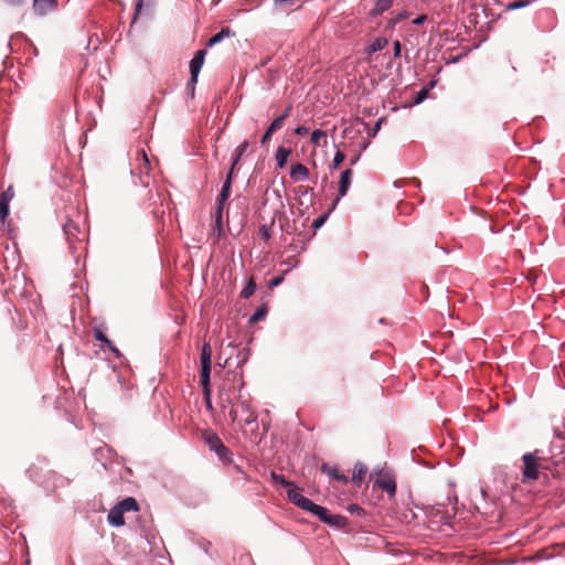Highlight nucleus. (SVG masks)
<instances>
[{
	"mask_svg": "<svg viewBox=\"0 0 565 565\" xmlns=\"http://www.w3.org/2000/svg\"><path fill=\"white\" fill-rule=\"evenodd\" d=\"M268 313V308L265 303L260 305L256 311L249 317L248 322L249 323H256L258 321H262L266 318Z\"/></svg>",
	"mask_w": 565,
	"mask_h": 565,
	"instance_id": "obj_30",
	"label": "nucleus"
},
{
	"mask_svg": "<svg viewBox=\"0 0 565 565\" xmlns=\"http://www.w3.org/2000/svg\"><path fill=\"white\" fill-rule=\"evenodd\" d=\"M206 55V50H198L194 56L190 61V75H192V82H198L199 74L204 64V58Z\"/></svg>",
	"mask_w": 565,
	"mask_h": 565,
	"instance_id": "obj_5",
	"label": "nucleus"
},
{
	"mask_svg": "<svg viewBox=\"0 0 565 565\" xmlns=\"http://www.w3.org/2000/svg\"><path fill=\"white\" fill-rule=\"evenodd\" d=\"M210 545H211V543H210V542H205V543L203 544V548H204V551H205V552H207V546H210Z\"/></svg>",
	"mask_w": 565,
	"mask_h": 565,
	"instance_id": "obj_63",
	"label": "nucleus"
},
{
	"mask_svg": "<svg viewBox=\"0 0 565 565\" xmlns=\"http://www.w3.org/2000/svg\"><path fill=\"white\" fill-rule=\"evenodd\" d=\"M382 121H383V119H382V118H380V119L375 122V125H374V127H373L372 131L370 132V136H372V137H375V136H376V134H377V132H379V130L381 129Z\"/></svg>",
	"mask_w": 565,
	"mask_h": 565,
	"instance_id": "obj_54",
	"label": "nucleus"
},
{
	"mask_svg": "<svg viewBox=\"0 0 565 565\" xmlns=\"http://www.w3.org/2000/svg\"><path fill=\"white\" fill-rule=\"evenodd\" d=\"M138 160L140 161L139 180L142 186H147L148 181L143 180L142 174H146V177H148V172L150 170V161L143 149L138 151Z\"/></svg>",
	"mask_w": 565,
	"mask_h": 565,
	"instance_id": "obj_8",
	"label": "nucleus"
},
{
	"mask_svg": "<svg viewBox=\"0 0 565 565\" xmlns=\"http://www.w3.org/2000/svg\"><path fill=\"white\" fill-rule=\"evenodd\" d=\"M297 0H273L274 10L278 13L291 10Z\"/></svg>",
	"mask_w": 565,
	"mask_h": 565,
	"instance_id": "obj_28",
	"label": "nucleus"
},
{
	"mask_svg": "<svg viewBox=\"0 0 565 565\" xmlns=\"http://www.w3.org/2000/svg\"><path fill=\"white\" fill-rule=\"evenodd\" d=\"M238 392L236 393L235 386L226 387L225 385L218 392V404L223 412H225L228 406H235L234 399L237 398Z\"/></svg>",
	"mask_w": 565,
	"mask_h": 565,
	"instance_id": "obj_3",
	"label": "nucleus"
},
{
	"mask_svg": "<svg viewBox=\"0 0 565 565\" xmlns=\"http://www.w3.org/2000/svg\"><path fill=\"white\" fill-rule=\"evenodd\" d=\"M213 452L223 462H230L233 457V452L224 444L218 445V447L216 449H214Z\"/></svg>",
	"mask_w": 565,
	"mask_h": 565,
	"instance_id": "obj_29",
	"label": "nucleus"
},
{
	"mask_svg": "<svg viewBox=\"0 0 565 565\" xmlns=\"http://www.w3.org/2000/svg\"><path fill=\"white\" fill-rule=\"evenodd\" d=\"M248 141H243L241 145H238L233 154H232V162H231V167H230V170L228 171H232V177L234 178V170H235V167L238 164L239 160L242 159L243 154L247 151L248 149Z\"/></svg>",
	"mask_w": 565,
	"mask_h": 565,
	"instance_id": "obj_14",
	"label": "nucleus"
},
{
	"mask_svg": "<svg viewBox=\"0 0 565 565\" xmlns=\"http://www.w3.org/2000/svg\"><path fill=\"white\" fill-rule=\"evenodd\" d=\"M236 406L239 411L241 422H243L245 426H250L252 430H254V428L256 429L258 427L257 414L252 409L250 404L243 399L241 390H238Z\"/></svg>",
	"mask_w": 565,
	"mask_h": 565,
	"instance_id": "obj_1",
	"label": "nucleus"
},
{
	"mask_svg": "<svg viewBox=\"0 0 565 565\" xmlns=\"http://www.w3.org/2000/svg\"><path fill=\"white\" fill-rule=\"evenodd\" d=\"M427 21L426 14H419L413 20V24L415 25H422Z\"/></svg>",
	"mask_w": 565,
	"mask_h": 565,
	"instance_id": "obj_53",
	"label": "nucleus"
},
{
	"mask_svg": "<svg viewBox=\"0 0 565 565\" xmlns=\"http://www.w3.org/2000/svg\"><path fill=\"white\" fill-rule=\"evenodd\" d=\"M3 1L11 7H20L24 3V0H3Z\"/></svg>",
	"mask_w": 565,
	"mask_h": 565,
	"instance_id": "obj_57",
	"label": "nucleus"
},
{
	"mask_svg": "<svg viewBox=\"0 0 565 565\" xmlns=\"http://www.w3.org/2000/svg\"><path fill=\"white\" fill-rule=\"evenodd\" d=\"M228 415L232 419V423L238 422V424H243V422H241L239 411L236 405L230 407Z\"/></svg>",
	"mask_w": 565,
	"mask_h": 565,
	"instance_id": "obj_45",
	"label": "nucleus"
},
{
	"mask_svg": "<svg viewBox=\"0 0 565 565\" xmlns=\"http://www.w3.org/2000/svg\"><path fill=\"white\" fill-rule=\"evenodd\" d=\"M198 82H192V75H190V79L186 83V90L189 92V94L191 95V97L194 96V92H195V85H196Z\"/></svg>",
	"mask_w": 565,
	"mask_h": 565,
	"instance_id": "obj_51",
	"label": "nucleus"
},
{
	"mask_svg": "<svg viewBox=\"0 0 565 565\" xmlns=\"http://www.w3.org/2000/svg\"><path fill=\"white\" fill-rule=\"evenodd\" d=\"M14 196L13 186H8L0 195V203L10 204L11 200Z\"/></svg>",
	"mask_w": 565,
	"mask_h": 565,
	"instance_id": "obj_37",
	"label": "nucleus"
},
{
	"mask_svg": "<svg viewBox=\"0 0 565 565\" xmlns=\"http://www.w3.org/2000/svg\"><path fill=\"white\" fill-rule=\"evenodd\" d=\"M311 191L310 188H306V186H302L300 185L297 190V192L301 195H307L309 192Z\"/></svg>",
	"mask_w": 565,
	"mask_h": 565,
	"instance_id": "obj_61",
	"label": "nucleus"
},
{
	"mask_svg": "<svg viewBox=\"0 0 565 565\" xmlns=\"http://www.w3.org/2000/svg\"><path fill=\"white\" fill-rule=\"evenodd\" d=\"M93 335H94L95 340L100 341V342L105 343L106 345H110L111 341L105 334L103 326L94 327Z\"/></svg>",
	"mask_w": 565,
	"mask_h": 565,
	"instance_id": "obj_33",
	"label": "nucleus"
},
{
	"mask_svg": "<svg viewBox=\"0 0 565 565\" xmlns=\"http://www.w3.org/2000/svg\"><path fill=\"white\" fill-rule=\"evenodd\" d=\"M291 110H292V105H288L286 107V109L284 110V113L280 116H278L276 119H280L281 125H284L285 120L289 117Z\"/></svg>",
	"mask_w": 565,
	"mask_h": 565,
	"instance_id": "obj_49",
	"label": "nucleus"
},
{
	"mask_svg": "<svg viewBox=\"0 0 565 565\" xmlns=\"http://www.w3.org/2000/svg\"><path fill=\"white\" fill-rule=\"evenodd\" d=\"M281 121L280 119H274L270 125L267 127L266 131L264 132L263 137L260 138V143L266 145L269 139L271 138L273 134L276 132L279 128H281Z\"/></svg>",
	"mask_w": 565,
	"mask_h": 565,
	"instance_id": "obj_23",
	"label": "nucleus"
},
{
	"mask_svg": "<svg viewBox=\"0 0 565 565\" xmlns=\"http://www.w3.org/2000/svg\"><path fill=\"white\" fill-rule=\"evenodd\" d=\"M46 486H52L53 488L66 487L70 484L71 479L66 478L62 475H58L55 471L47 472V479L44 481Z\"/></svg>",
	"mask_w": 565,
	"mask_h": 565,
	"instance_id": "obj_9",
	"label": "nucleus"
},
{
	"mask_svg": "<svg viewBox=\"0 0 565 565\" xmlns=\"http://www.w3.org/2000/svg\"><path fill=\"white\" fill-rule=\"evenodd\" d=\"M326 136H327L326 131H323V130H321V129H316V130H313V131L311 132L310 141H311L312 143H315V145H318V143H319V141H320V139H321L322 137H326Z\"/></svg>",
	"mask_w": 565,
	"mask_h": 565,
	"instance_id": "obj_42",
	"label": "nucleus"
},
{
	"mask_svg": "<svg viewBox=\"0 0 565 565\" xmlns=\"http://www.w3.org/2000/svg\"><path fill=\"white\" fill-rule=\"evenodd\" d=\"M232 36H235V32L228 28V26H225V28H222L217 33H215L214 35H212L206 45L209 47H212L218 43H221L224 39H227V38H232Z\"/></svg>",
	"mask_w": 565,
	"mask_h": 565,
	"instance_id": "obj_12",
	"label": "nucleus"
},
{
	"mask_svg": "<svg viewBox=\"0 0 565 565\" xmlns=\"http://www.w3.org/2000/svg\"><path fill=\"white\" fill-rule=\"evenodd\" d=\"M232 182H233L232 171H228L226 174V179H225V181L222 185V189L216 199V207L217 209H224V205L231 194Z\"/></svg>",
	"mask_w": 565,
	"mask_h": 565,
	"instance_id": "obj_7",
	"label": "nucleus"
},
{
	"mask_svg": "<svg viewBox=\"0 0 565 565\" xmlns=\"http://www.w3.org/2000/svg\"><path fill=\"white\" fill-rule=\"evenodd\" d=\"M63 230H64V233L65 235L67 236V238L70 239V236L73 234V231H77L78 230V225L68 220L64 225H63Z\"/></svg>",
	"mask_w": 565,
	"mask_h": 565,
	"instance_id": "obj_41",
	"label": "nucleus"
},
{
	"mask_svg": "<svg viewBox=\"0 0 565 565\" xmlns=\"http://www.w3.org/2000/svg\"><path fill=\"white\" fill-rule=\"evenodd\" d=\"M291 150L285 147H278L275 153V159L278 168H284Z\"/></svg>",
	"mask_w": 565,
	"mask_h": 565,
	"instance_id": "obj_26",
	"label": "nucleus"
},
{
	"mask_svg": "<svg viewBox=\"0 0 565 565\" xmlns=\"http://www.w3.org/2000/svg\"><path fill=\"white\" fill-rule=\"evenodd\" d=\"M522 460L524 462L523 481L536 480L539 478L540 472L537 466V457L535 452L524 454Z\"/></svg>",
	"mask_w": 565,
	"mask_h": 565,
	"instance_id": "obj_2",
	"label": "nucleus"
},
{
	"mask_svg": "<svg viewBox=\"0 0 565 565\" xmlns=\"http://www.w3.org/2000/svg\"><path fill=\"white\" fill-rule=\"evenodd\" d=\"M204 443L207 445L211 451H214L218 445L223 444L221 438L212 430H206L203 434Z\"/></svg>",
	"mask_w": 565,
	"mask_h": 565,
	"instance_id": "obj_20",
	"label": "nucleus"
},
{
	"mask_svg": "<svg viewBox=\"0 0 565 565\" xmlns=\"http://www.w3.org/2000/svg\"><path fill=\"white\" fill-rule=\"evenodd\" d=\"M107 521L111 526H122L125 524L124 513L114 505L107 515Z\"/></svg>",
	"mask_w": 565,
	"mask_h": 565,
	"instance_id": "obj_18",
	"label": "nucleus"
},
{
	"mask_svg": "<svg viewBox=\"0 0 565 565\" xmlns=\"http://www.w3.org/2000/svg\"><path fill=\"white\" fill-rule=\"evenodd\" d=\"M13 36L10 38L9 42H8V47H11V41H12ZM12 51V49H10Z\"/></svg>",
	"mask_w": 565,
	"mask_h": 565,
	"instance_id": "obj_64",
	"label": "nucleus"
},
{
	"mask_svg": "<svg viewBox=\"0 0 565 565\" xmlns=\"http://www.w3.org/2000/svg\"><path fill=\"white\" fill-rule=\"evenodd\" d=\"M322 473L328 475L337 481L347 483L349 478L341 471H339L337 466H330L329 463H322L320 468Z\"/></svg>",
	"mask_w": 565,
	"mask_h": 565,
	"instance_id": "obj_10",
	"label": "nucleus"
},
{
	"mask_svg": "<svg viewBox=\"0 0 565 565\" xmlns=\"http://www.w3.org/2000/svg\"><path fill=\"white\" fill-rule=\"evenodd\" d=\"M345 159V156L342 151L338 150L335 153H334V157H333V160H332V164H331V169L332 170H335L340 167V164L344 161Z\"/></svg>",
	"mask_w": 565,
	"mask_h": 565,
	"instance_id": "obj_40",
	"label": "nucleus"
},
{
	"mask_svg": "<svg viewBox=\"0 0 565 565\" xmlns=\"http://www.w3.org/2000/svg\"><path fill=\"white\" fill-rule=\"evenodd\" d=\"M406 12H401L398 13L395 18L391 19L388 24L394 26L395 24H397L399 21H402L403 19L406 18Z\"/></svg>",
	"mask_w": 565,
	"mask_h": 565,
	"instance_id": "obj_52",
	"label": "nucleus"
},
{
	"mask_svg": "<svg viewBox=\"0 0 565 565\" xmlns=\"http://www.w3.org/2000/svg\"><path fill=\"white\" fill-rule=\"evenodd\" d=\"M329 521H326V524L330 525L333 529L341 530L347 526L348 519L341 514H329Z\"/></svg>",
	"mask_w": 565,
	"mask_h": 565,
	"instance_id": "obj_21",
	"label": "nucleus"
},
{
	"mask_svg": "<svg viewBox=\"0 0 565 565\" xmlns=\"http://www.w3.org/2000/svg\"><path fill=\"white\" fill-rule=\"evenodd\" d=\"M388 41L386 38H382V36H379V38H375L366 47V52L367 54H373V53H376L379 51H382L386 45H387Z\"/></svg>",
	"mask_w": 565,
	"mask_h": 565,
	"instance_id": "obj_25",
	"label": "nucleus"
},
{
	"mask_svg": "<svg viewBox=\"0 0 565 565\" xmlns=\"http://www.w3.org/2000/svg\"><path fill=\"white\" fill-rule=\"evenodd\" d=\"M334 209H332V206L329 209L328 212L321 214L320 216H318L313 222H312V225L311 227L317 231L319 228H321L324 223L327 222V220L329 218V215L330 213L333 211Z\"/></svg>",
	"mask_w": 565,
	"mask_h": 565,
	"instance_id": "obj_34",
	"label": "nucleus"
},
{
	"mask_svg": "<svg viewBox=\"0 0 565 565\" xmlns=\"http://www.w3.org/2000/svg\"><path fill=\"white\" fill-rule=\"evenodd\" d=\"M284 281V276H276L268 282V288L273 289L275 287H278Z\"/></svg>",
	"mask_w": 565,
	"mask_h": 565,
	"instance_id": "obj_47",
	"label": "nucleus"
},
{
	"mask_svg": "<svg viewBox=\"0 0 565 565\" xmlns=\"http://www.w3.org/2000/svg\"><path fill=\"white\" fill-rule=\"evenodd\" d=\"M394 0H376L374 7L369 12L370 18H376L382 13L388 11L393 6Z\"/></svg>",
	"mask_w": 565,
	"mask_h": 565,
	"instance_id": "obj_15",
	"label": "nucleus"
},
{
	"mask_svg": "<svg viewBox=\"0 0 565 565\" xmlns=\"http://www.w3.org/2000/svg\"><path fill=\"white\" fill-rule=\"evenodd\" d=\"M17 36L23 39L24 41H26L33 47L34 53L38 54L36 47L33 45V43L24 34L19 33Z\"/></svg>",
	"mask_w": 565,
	"mask_h": 565,
	"instance_id": "obj_60",
	"label": "nucleus"
},
{
	"mask_svg": "<svg viewBox=\"0 0 565 565\" xmlns=\"http://www.w3.org/2000/svg\"><path fill=\"white\" fill-rule=\"evenodd\" d=\"M375 484L382 489L383 491H385L387 494H390L391 497L392 495H395L396 493V482L394 480L393 477L391 476H386V477H383V478H379L376 481H375Z\"/></svg>",
	"mask_w": 565,
	"mask_h": 565,
	"instance_id": "obj_11",
	"label": "nucleus"
},
{
	"mask_svg": "<svg viewBox=\"0 0 565 565\" xmlns=\"http://www.w3.org/2000/svg\"><path fill=\"white\" fill-rule=\"evenodd\" d=\"M57 8V0H33V12L39 17L52 13Z\"/></svg>",
	"mask_w": 565,
	"mask_h": 565,
	"instance_id": "obj_6",
	"label": "nucleus"
},
{
	"mask_svg": "<svg viewBox=\"0 0 565 565\" xmlns=\"http://www.w3.org/2000/svg\"><path fill=\"white\" fill-rule=\"evenodd\" d=\"M352 175H353V171L351 169H345L344 171L341 172L340 181H339V192H338V196L335 198V200L332 203V209H335V206L340 202L341 198L347 195L348 190L351 185Z\"/></svg>",
	"mask_w": 565,
	"mask_h": 565,
	"instance_id": "obj_4",
	"label": "nucleus"
},
{
	"mask_svg": "<svg viewBox=\"0 0 565 565\" xmlns=\"http://www.w3.org/2000/svg\"><path fill=\"white\" fill-rule=\"evenodd\" d=\"M205 407L209 412H213L214 407L212 404V392H207V395H203Z\"/></svg>",
	"mask_w": 565,
	"mask_h": 565,
	"instance_id": "obj_48",
	"label": "nucleus"
},
{
	"mask_svg": "<svg viewBox=\"0 0 565 565\" xmlns=\"http://www.w3.org/2000/svg\"><path fill=\"white\" fill-rule=\"evenodd\" d=\"M223 210L224 209H215L214 224L212 227V235L215 239H218L223 234Z\"/></svg>",
	"mask_w": 565,
	"mask_h": 565,
	"instance_id": "obj_16",
	"label": "nucleus"
},
{
	"mask_svg": "<svg viewBox=\"0 0 565 565\" xmlns=\"http://www.w3.org/2000/svg\"><path fill=\"white\" fill-rule=\"evenodd\" d=\"M393 49H394V57L399 58L402 55V44L398 40L394 41Z\"/></svg>",
	"mask_w": 565,
	"mask_h": 565,
	"instance_id": "obj_50",
	"label": "nucleus"
},
{
	"mask_svg": "<svg viewBox=\"0 0 565 565\" xmlns=\"http://www.w3.org/2000/svg\"><path fill=\"white\" fill-rule=\"evenodd\" d=\"M367 473V467L362 462H356L353 467V473L351 482L355 486H360Z\"/></svg>",
	"mask_w": 565,
	"mask_h": 565,
	"instance_id": "obj_17",
	"label": "nucleus"
},
{
	"mask_svg": "<svg viewBox=\"0 0 565 565\" xmlns=\"http://www.w3.org/2000/svg\"><path fill=\"white\" fill-rule=\"evenodd\" d=\"M255 289H256V284L254 281V279L250 278L247 281L246 286L242 289L241 297L243 299H248L255 292Z\"/></svg>",
	"mask_w": 565,
	"mask_h": 565,
	"instance_id": "obj_35",
	"label": "nucleus"
},
{
	"mask_svg": "<svg viewBox=\"0 0 565 565\" xmlns=\"http://www.w3.org/2000/svg\"><path fill=\"white\" fill-rule=\"evenodd\" d=\"M317 505L318 504L306 497L303 501H301V505L299 508L312 514Z\"/></svg>",
	"mask_w": 565,
	"mask_h": 565,
	"instance_id": "obj_39",
	"label": "nucleus"
},
{
	"mask_svg": "<svg viewBox=\"0 0 565 565\" xmlns=\"http://www.w3.org/2000/svg\"><path fill=\"white\" fill-rule=\"evenodd\" d=\"M287 498L289 499L290 502H292L296 507H300L301 505V501H303V499L306 498L305 495H302L299 491H298V488L295 483H292V486H290L288 489H287Z\"/></svg>",
	"mask_w": 565,
	"mask_h": 565,
	"instance_id": "obj_24",
	"label": "nucleus"
},
{
	"mask_svg": "<svg viewBox=\"0 0 565 565\" xmlns=\"http://www.w3.org/2000/svg\"><path fill=\"white\" fill-rule=\"evenodd\" d=\"M115 507L118 508L122 513L139 510V504L137 500L132 497H127L122 499L117 504H115Z\"/></svg>",
	"mask_w": 565,
	"mask_h": 565,
	"instance_id": "obj_19",
	"label": "nucleus"
},
{
	"mask_svg": "<svg viewBox=\"0 0 565 565\" xmlns=\"http://www.w3.org/2000/svg\"><path fill=\"white\" fill-rule=\"evenodd\" d=\"M313 515H316L321 522L326 523V521H329L328 518H329V510L322 505H317L313 513Z\"/></svg>",
	"mask_w": 565,
	"mask_h": 565,
	"instance_id": "obj_36",
	"label": "nucleus"
},
{
	"mask_svg": "<svg viewBox=\"0 0 565 565\" xmlns=\"http://www.w3.org/2000/svg\"><path fill=\"white\" fill-rule=\"evenodd\" d=\"M438 83V79H431L425 87H423L424 89H427V93L429 94V90L433 89Z\"/></svg>",
	"mask_w": 565,
	"mask_h": 565,
	"instance_id": "obj_59",
	"label": "nucleus"
},
{
	"mask_svg": "<svg viewBox=\"0 0 565 565\" xmlns=\"http://www.w3.org/2000/svg\"><path fill=\"white\" fill-rule=\"evenodd\" d=\"M270 477L276 483H279L285 488H289L294 483V482L286 480V478L282 475H278L274 471H271Z\"/></svg>",
	"mask_w": 565,
	"mask_h": 565,
	"instance_id": "obj_38",
	"label": "nucleus"
},
{
	"mask_svg": "<svg viewBox=\"0 0 565 565\" xmlns=\"http://www.w3.org/2000/svg\"><path fill=\"white\" fill-rule=\"evenodd\" d=\"M428 98V93H427V89H424L422 88L417 94H416V97L413 102V105H419L422 104L424 100H426Z\"/></svg>",
	"mask_w": 565,
	"mask_h": 565,
	"instance_id": "obj_44",
	"label": "nucleus"
},
{
	"mask_svg": "<svg viewBox=\"0 0 565 565\" xmlns=\"http://www.w3.org/2000/svg\"><path fill=\"white\" fill-rule=\"evenodd\" d=\"M309 132V129L305 126H298L296 129H295V134L298 135V136H305Z\"/></svg>",
	"mask_w": 565,
	"mask_h": 565,
	"instance_id": "obj_56",
	"label": "nucleus"
},
{
	"mask_svg": "<svg viewBox=\"0 0 565 565\" xmlns=\"http://www.w3.org/2000/svg\"><path fill=\"white\" fill-rule=\"evenodd\" d=\"M290 178L295 182H300L309 178V170L302 163L292 164L290 168Z\"/></svg>",
	"mask_w": 565,
	"mask_h": 565,
	"instance_id": "obj_13",
	"label": "nucleus"
},
{
	"mask_svg": "<svg viewBox=\"0 0 565 565\" xmlns=\"http://www.w3.org/2000/svg\"><path fill=\"white\" fill-rule=\"evenodd\" d=\"M275 224V218L271 220L270 224H263L259 226L258 234L265 241H269L271 237V226Z\"/></svg>",
	"mask_w": 565,
	"mask_h": 565,
	"instance_id": "obj_32",
	"label": "nucleus"
},
{
	"mask_svg": "<svg viewBox=\"0 0 565 565\" xmlns=\"http://www.w3.org/2000/svg\"><path fill=\"white\" fill-rule=\"evenodd\" d=\"M349 511H350V512H352V513H358V514H360V513H363V512H364L363 508H361V507H360V505H358V504H352V505H350Z\"/></svg>",
	"mask_w": 565,
	"mask_h": 565,
	"instance_id": "obj_58",
	"label": "nucleus"
},
{
	"mask_svg": "<svg viewBox=\"0 0 565 565\" xmlns=\"http://www.w3.org/2000/svg\"><path fill=\"white\" fill-rule=\"evenodd\" d=\"M358 160H359V156L352 158L351 161H350V164L354 166L358 162Z\"/></svg>",
	"mask_w": 565,
	"mask_h": 565,
	"instance_id": "obj_62",
	"label": "nucleus"
},
{
	"mask_svg": "<svg viewBox=\"0 0 565 565\" xmlns=\"http://www.w3.org/2000/svg\"><path fill=\"white\" fill-rule=\"evenodd\" d=\"M107 348H108V349L114 353V355H115L116 358H118V359H119V358H121V356H122V354H121V352L119 351V349H118V348H117L113 342H110V345H107Z\"/></svg>",
	"mask_w": 565,
	"mask_h": 565,
	"instance_id": "obj_55",
	"label": "nucleus"
},
{
	"mask_svg": "<svg viewBox=\"0 0 565 565\" xmlns=\"http://www.w3.org/2000/svg\"><path fill=\"white\" fill-rule=\"evenodd\" d=\"M142 6H143V0H137V2L135 4V11H134V15H132L131 25H134L137 22L139 14L141 12Z\"/></svg>",
	"mask_w": 565,
	"mask_h": 565,
	"instance_id": "obj_46",
	"label": "nucleus"
},
{
	"mask_svg": "<svg viewBox=\"0 0 565 565\" xmlns=\"http://www.w3.org/2000/svg\"><path fill=\"white\" fill-rule=\"evenodd\" d=\"M212 350L209 342H204L201 349V367L211 369Z\"/></svg>",
	"mask_w": 565,
	"mask_h": 565,
	"instance_id": "obj_27",
	"label": "nucleus"
},
{
	"mask_svg": "<svg viewBox=\"0 0 565 565\" xmlns=\"http://www.w3.org/2000/svg\"><path fill=\"white\" fill-rule=\"evenodd\" d=\"M200 382L203 395H207L211 392V369L201 367Z\"/></svg>",
	"mask_w": 565,
	"mask_h": 565,
	"instance_id": "obj_22",
	"label": "nucleus"
},
{
	"mask_svg": "<svg viewBox=\"0 0 565 565\" xmlns=\"http://www.w3.org/2000/svg\"><path fill=\"white\" fill-rule=\"evenodd\" d=\"M10 214V204L0 203V222L4 223Z\"/></svg>",
	"mask_w": 565,
	"mask_h": 565,
	"instance_id": "obj_43",
	"label": "nucleus"
},
{
	"mask_svg": "<svg viewBox=\"0 0 565 565\" xmlns=\"http://www.w3.org/2000/svg\"><path fill=\"white\" fill-rule=\"evenodd\" d=\"M536 0H515L505 4V11H514L529 7Z\"/></svg>",
	"mask_w": 565,
	"mask_h": 565,
	"instance_id": "obj_31",
	"label": "nucleus"
}]
</instances>
